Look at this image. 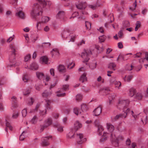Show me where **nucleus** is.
Instances as JSON below:
<instances>
[{
  "label": "nucleus",
  "instance_id": "27",
  "mask_svg": "<svg viewBox=\"0 0 148 148\" xmlns=\"http://www.w3.org/2000/svg\"><path fill=\"white\" fill-rule=\"evenodd\" d=\"M129 95L131 97H132L133 96H134L135 94L136 90L134 88H131L129 89Z\"/></svg>",
  "mask_w": 148,
  "mask_h": 148
},
{
  "label": "nucleus",
  "instance_id": "33",
  "mask_svg": "<svg viewBox=\"0 0 148 148\" xmlns=\"http://www.w3.org/2000/svg\"><path fill=\"white\" fill-rule=\"evenodd\" d=\"M96 66V62L95 61H93L92 62L90 63L89 67L92 70L95 69Z\"/></svg>",
  "mask_w": 148,
  "mask_h": 148
},
{
  "label": "nucleus",
  "instance_id": "60",
  "mask_svg": "<svg viewBox=\"0 0 148 148\" xmlns=\"http://www.w3.org/2000/svg\"><path fill=\"white\" fill-rule=\"evenodd\" d=\"M14 38V35H13L12 36L10 37L7 40V42H9L12 41Z\"/></svg>",
  "mask_w": 148,
  "mask_h": 148
},
{
  "label": "nucleus",
  "instance_id": "42",
  "mask_svg": "<svg viewBox=\"0 0 148 148\" xmlns=\"http://www.w3.org/2000/svg\"><path fill=\"white\" fill-rule=\"evenodd\" d=\"M141 120L143 123L146 124L148 122V119L147 118V115H145L144 116H143L141 118Z\"/></svg>",
  "mask_w": 148,
  "mask_h": 148
},
{
  "label": "nucleus",
  "instance_id": "40",
  "mask_svg": "<svg viewBox=\"0 0 148 148\" xmlns=\"http://www.w3.org/2000/svg\"><path fill=\"white\" fill-rule=\"evenodd\" d=\"M38 120V117L36 116H34L31 120V122L33 124H35Z\"/></svg>",
  "mask_w": 148,
  "mask_h": 148
},
{
  "label": "nucleus",
  "instance_id": "63",
  "mask_svg": "<svg viewBox=\"0 0 148 148\" xmlns=\"http://www.w3.org/2000/svg\"><path fill=\"white\" fill-rule=\"evenodd\" d=\"M28 104L29 105H31L32 104L34 101L32 98H30L28 99Z\"/></svg>",
  "mask_w": 148,
  "mask_h": 148
},
{
  "label": "nucleus",
  "instance_id": "44",
  "mask_svg": "<svg viewBox=\"0 0 148 148\" xmlns=\"http://www.w3.org/2000/svg\"><path fill=\"white\" fill-rule=\"evenodd\" d=\"M74 113L76 115H78L79 114L81 113V112L77 108H75L73 109Z\"/></svg>",
  "mask_w": 148,
  "mask_h": 148
},
{
  "label": "nucleus",
  "instance_id": "51",
  "mask_svg": "<svg viewBox=\"0 0 148 148\" xmlns=\"http://www.w3.org/2000/svg\"><path fill=\"white\" fill-rule=\"evenodd\" d=\"M31 58V56L29 54L26 55L24 57V60L25 62L29 61Z\"/></svg>",
  "mask_w": 148,
  "mask_h": 148
},
{
  "label": "nucleus",
  "instance_id": "10",
  "mask_svg": "<svg viewBox=\"0 0 148 148\" xmlns=\"http://www.w3.org/2000/svg\"><path fill=\"white\" fill-rule=\"evenodd\" d=\"M52 138L51 136H47L43 137L42 139V143L41 145L42 146H45L48 145L49 144L47 140Z\"/></svg>",
  "mask_w": 148,
  "mask_h": 148
},
{
  "label": "nucleus",
  "instance_id": "36",
  "mask_svg": "<svg viewBox=\"0 0 148 148\" xmlns=\"http://www.w3.org/2000/svg\"><path fill=\"white\" fill-rule=\"evenodd\" d=\"M99 6L97 3L93 5H88V7L91 9L94 10L97 8Z\"/></svg>",
  "mask_w": 148,
  "mask_h": 148
},
{
  "label": "nucleus",
  "instance_id": "18",
  "mask_svg": "<svg viewBox=\"0 0 148 148\" xmlns=\"http://www.w3.org/2000/svg\"><path fill=\"white\" fill-rule=\"evenodd\" d=\"M106 127L108 130L110 132H112L114 130V126L110 123H106Z\"/></svg>",
  "mask_w": 148,
  "mask_h": 148
},
{
  "label": "nucleus",
  "instance_id": "56",
  "mask_svg": "<svg viewBox=\"0 0 148 148\" xmlns=\"http://www.w3.org/2000/svg\"><path fill=\"white\" fill-rule=\"evenodd\" d=\"M142 53L140 52L137 53L136 54H134V57L135 58H137L141 57Z\"/></svg>",
  "mask_w": 148,
  "mask_h": 148
},
{
  "label": "nucleus",
  "instance_id": "15",
  "mask_svg": "<svg viewBox=\"0 0 148 148\" xmlns=\"http://www.w3.org/2000/svg\"><path fill=\"white\" fill-rule=\"evenodd\" d=\"M134 97L135 98L137 99H141L143 97L142 92L140 91L137 92L134 95Z\"/></svg>",
  "mask_w": 148,
  "mask_h": 148
},
{
  "label": "nucleus",
  "instance_id": "29",
  "mask_svg": "<svg viewBox=\"0 0 148 148\" xmlns=\"http://www.w3.org/2000/svg\"><path fill=\"white\" fill-rule=\"evenodd\" d=\"M69 33L66 31L63 32L62 34V38L66 39L69 38Z\"/></svg>",
  "mask_w": 148,
  "mask_h": 148
},
{
  "label": "nucleus",
  "instance_id": "7",
  "mask_svg": "<svg viewBox=\"0 0 148 148\" xmlns=\"http://www.w3.org/2000/svg\"><path fill=\"white\" fill-rule=\"evenodd\" d=\"M17 12L16 14V16L19 18L24 19L25 18L24 13L22 12V9L21 7H19L16 9Z\"/></svg>",
  "mask_w": 148,
  "mask_h": 148
},
{
  "label": "nucleus",
  "instance_id": "21",
  "mask_svg": "<svg viewBox=\"0 0 148 148\" xmlns=\"http://www.w3.org/2000/svg\"><path fill=\"white\" fill-rule=\"evenodd\" d=\"M94 115L97 116L100 115L101 112V107H99L96 108L94 111Z\"/></svg>",
  "mask_w": 148,
  "mask_h": 148
},
{
  "label": "nucleus",
  "instance_id": "5",
  "mask_svg": "<svg viewBox=\"0 0 148 148\" xmlns=\"http://www.w3.org/2000/svg\"><path fill=\"white\" fill-rule=\"evenodd\" d=\"M69 85L65 84L63 85L62 88L60 89L57 92L56 95L58 97H63L65 95V93L64 92V90H67L69 89Z\"/></svg>",
  "mask_w": 148,
  "mask_h": 148
},
{
  "label": "nucleus",
  "instance_id": "19",
  "mask_svg": "<svg viewBox=\"0 0 148 148\" xmlns=\"http://www.w3.org/2000/svg\"><path fill=\"white\" fill-rule=\"evenodd\" d=\"M108 136V133L106 132H104L103 135L101 137L100 141L101 142H103L106 141L107 139Z\"/></svg>",
  "mask_w": 148,
  "mask_h": 148
},
{
  "label": "nucleus",
  "instance_id": "32",
  "mask_svg": "<svg viewBox=\"0 0 148 148\" xmlns=\"http://www.w3.org/2000/svg\"><path fill=\"white\" fill-rule=\"evenodd\" d=\"M116 65L114 63L112 62L110 63L108 65V67L110 69H112L113 70H115V68L116 67Z\"/></svg>",
  "mask_w": 148,
  "mask_h": 148
},
{
  "label": "nucleus",
  "instance_id": "8",
  "mask_svg": "<svg viewBox=\"0 0 148 148\" xmlns=\"http://www.w3.org/2000/svg\"><path fill=\"white\" fill-rule=\"evenodd\" d=\"M46 104L45 105L46 108L44 110H40V114L42 116L46 114H47L46 109H50V105L51 103V101L50 100L45 99Z\"/></svg>",
  "mask_w": 148,
  "mask_h": 148
},
{
  "label": "nucleus",
  "instance_id": "50",
  "mask_svg": "<svg viewBox=\"0 0 148 148\" xmlns=\"http://www.w3.org/2000/svg\"><path fill=\"white\" fill-rule=\"evenodd\" d=\"M50 79V77L48 75H46L45 76H44V78L43 79L44 82L46 81L47 82L49 81Z\"/></svg>",
  "mask_w": 148,
  "mask_h": 148
},
{
  "label": "nucleus",
  "instance_id": "9",
  "mask_svg": "<svg viewBox=\"0 0 148 148\" xmlns=\"http://www.w3.org/2000/svg\"><path fill=\"white\" fill-rule=\"evenodd\" d=\"M10 48L12 51V55L10 56L9 59L10 62L14 63L15 62V49L12 46H10Z\"/></svg>",
  "mask_w": 148,
  "mask_h": 148
},
{
  "label": "nucleus",
  "instance_id": "52",
  "mask_svg": "<svg viewBox=\"0 0 148 148\" xmlns=\"http://www.w3.org/2000/svg\"><path fill=\"white\" fill-rule=\"evenodd\" d=\"M122 114H120L119 115H117L114 117H112V119L113 121H115L119 117H123L122 116Z\"/></svg>",
  "mask_w": 148,
  "mask_h": 148
},
{
  "label": "nucleus",
  "instance_id": "55",
  "mask_svg": "<svg viewBox=\"0 0 148 148\" xmlns=\"http://www.w3.org/2000/svg\"><path fill=\"white\" fill-rule=\"evenodd\" d=\"M133 66L130 64H127L126 65V70L128 71H131L133 69Z\"/></svg>",
  "mask_w": 148,
  "mask_h": 148
},
{
  "label": "nucleus",
  "instance_id": "30",
  "mask_svg": "<svg viewBox=\"0 0 148 148\" xmlns=\"http://www.w3.org/2000/svg\"><path fill=\"white\" fill-rule=\"evenodd\" d=\"M58 70L61 73H63L65 71V69L64 66L60 65L58 67Z\"/></svg>",
  "mask_w": 148,
  "mask_h": 148
},
{
  "label": "nucleus",
  "instance_id": "53",
  "mask_svg": "<svg viewBox=\"0 0 148 148\" xmlns=\"http://www.w3.org/2000/svg\"><path fill=\"white\" fill-rule=\"evenodd\" d=\"M116 81L115 78L114 77H112L109 81L110 84L111 85L114 84L115 82Z\"/></svg>",
  "mask_w": 148,
  "mask_h": 148
},
{
  "label": "nucleus",
  "instance_id": "14",
  "mask_svg": "<svg viewBox=\"0 0 148 148\" xmlns=\"http://www.w3.org/2000/svg\"><path fill=\"white\" fill-rule=\"evenodd\" d=\"M37 22L36 23V27L38 30H40L42 29L43 26V23H42L41 20H39L36 21Z\"/></svg>",
  "mask_w": 148,
  "mask_h": 148
},
{
  "label": "nucleus",
  "instance_id": "35",
  "mask_svg": "<svg viewBox=\"0 0 148 148\" xmlns=\"http://www.w3.org/2000/svg\"><path fill=\"white\" fill-rule=\"evenodd\" d=\"M115 86V88H117L118 89H119L121 86V84L119 81H116L114 84Z\"/></svg>",
  "mask_w": 148,
  "mask_h": 148
},
{
  "label": "nucleus",
  "instance_id": "59",
  "mask_svg": "<svg viewBox=\"0 0 148 148\" xmlns=\"http://www.w3.org/2000/svg\"><path fill=\"white\" fill-rule=\"evenodd\" d=\"M6 125L7 127L9 128V129L10 130H12V127L11 125L8 122L6 121Z\"/></svg>",
  "mask_w": 148,
  "mask_h": 148
},
{
  "label": "nucleus",
  "instance_id": "25",
  "mask_svg": "<svg viewBox=\"0 0 148 148\" xmlns=\"http://www.w3.org/2000/svg\"><path fill=\"white\" fill-rule=\"evenodd\" d=\"M50 18L48 16H42L41 22L43 23H46L48 22L50 20Z\"/></svg>",
  "mask_w": 148,
  "mask_h": 148
},
{
  "label": "nucleus",
  "instance_id": "13",
  "mask_svg": "<svg viewBox=\"0 0 148 148\" xmlns=\"http://www.w3.org/2000/svg\"><path fill=\"white\" fill-rule=\"evenodd\" d=\"M82 127V124L78 121H77L74 125V130L75 131H77Z\"/></svg>",
  "mask_w": 148,
  "mask_h": 148
},
{
  "label": "nucleus",
  "instance_id": "64",
  "mask_svg": "<svg viewBox=\"0 0 148 148\" xmlns=\"http://www.w3.org/2000/svg\"><path fill=\"white\" fill-rule=\"evenodd\" d=\"M95 123L96 126L97 127L99 125H101L99 120L98 119L96 120L95 121Z\"/></svg>",
  "mask_w": 148,
  "mask_h": 148
},
{
  "label": "nucleus",
  "instance_id": "6",
  "mask_svg": "<svg viewBox=\"0 0 148 148\" xmlns=\"http://www.w3.org/2000/svg\"><path fill=\"white\" fill-rule=\"evenodd\" d=\"M77 143L79 144H82L86 140V138L84 137L82 134H77Z\"/></svg>",
  "mask_w": 148,
  "mask_h": 148
},
{
  "label": "nucleus",
  "instance_id": "3",
  "mask_svg": "<svg viewBox=\"0 0 148 148\" xmlns=\"http://www.w3.org/2000/svg\"><path fill=\"white\" fill-rule=\"evenodd\" d=\"M123 137L122 135L120 134L119 132L115 133L113 135L111 134L110 136V140L112 144L115 147L119 145L118 141L123 140Z\"/></svg>",
  "mask_w": 148,
  "mask_h": 148
},
{
  "label": "nucleus",
  "instance_id": "39",
  "mask_svg": "<svg viewBox=\"0 0 148 148\" xmlns=\"http://www.w3.org/2000/svg\"><path fill=\"white\" fill-rule=\"evenodd\" d=\"M27 133V132L26 131H24L23 132L20 137L19 139L20 140H23L24 139L25 136H26V134Z\"/></svg>",
  "mask_w": 148,
  "mask_h": 148
},
{
  "label": "nucleus",
  "instance_id": "57",
  "mask_svg": "<svg viewBox=\"0 0 148 148\" xmlns=\"http://www.w3.org/2000/svg\"><path fill=\"white\" fill-rule=\"evenodd\" d=\"M22 114L23 117L26 116L27 114V110L26 109L23 110L22 111Z\"/></svg>",
  "mask_w": 148,
  "mask_h": 148
},
{
  "label": "nucleus",
  "instance_id": "61",
  "mask_svg": "<svg viewBox=\"0 0 148 148\" xmlns=\"http://www.w3.org/2000/svg\"><path fill=\"white\" fill-rule=\"evenodd\" d=\"M18 116V114L17 112H16L14 113L12 116V117L13 119H16L17 118Z\"/></svg>",
  "mask_w": 148,
  "mask_h": 148
},
{
  "label": "nucleus",
  "instance_id": "58",
  "mask_svg": "<svg viewBox=\"0 0 148 148\" xmlns=\"http://www.w3.org/2000/svg\"><path fill=\"white\" fill-rule=\"evenodd\" d=\"M40 106V104L39 103L37 104L36 107V108H35V109L31 110V111H30L29 112L30 113H32V112H34L35 110L37 111L38 108Z\"/></svg>",
  "mask_w": 148,
  "mask_h": 148
},
{
  "label": "nucleus",
  "instance_id": "23",
  "mask_svg": "<svg viewBox=\"0 0 148 148\" xmlns=\"http://www.w3.org/2000/svg\"><path fill=\"white\" fill-rule=\"evenodd\" d=\"M51 93H52L50 91L45 90L42 93V96L44 98H46L50 96Z\"/></svg>",
  "mask_w": 148,
  "mask_h": 148
},
{
  "label": "nucleus",
  "instance_id": "43",
  "mask_svg": "<svg viewBox=\"0 0 148 148\" xmlns=\"http://www.w3.org/2000/svg\"><path fill=\"white\" fill-rule=\"evenodd\" d=\"M115 97L114 95H111V96H110L109 97V105H110L112 104L113 102V99H114Z\"/></svg>",
  "mask_w": 148,
  "mask_h": 148
},
{
  "label": "nucleus",
  "instance_id": "34",
  "mask_svg": "<svg viewBox=\"0 0 148 148\" xmlns=\"http://www.w3.org/2000/svg\"><path fill=\"white\" fill-rule=\"evenodd\" d=\"M77 36L76 35L72 34L70 35L69 36V38H70V40L69 41V42H74L75 38Z\"/></svg>",
  "mask_w": 148,
  "mask_h": 148
},
{
  "label": "nucleus",
  "instance_id": "49",
  "mask_svg": "<svg viewBox=\"0 0 148 148\" xmlns=\"http://www.w3.org/2000/svg\"><path fill=\"white\" fill-rule=\"evenodd\" d=\"M82 98V96L81 94H78L76 96V99L77 101L81 100Z\"/></svg>",
  "mask_w": 148,
  "mask_h": 148
},
{
  "label": "nucleus",
  "instance_id": "17",
  "mask_svg": "<svg viewBox=\"0 0 148 148\" xmlns=\"http://www.w3.org/2000/svg\"><path fill=\"white\" fill-rule=\"evenodd\" d=\"M86 72H84V73L81 75L79 78V81L82 83H83L86 81L87 80V79L86 77Z\"/></svg>",
  "mask_w": 148,
  "mask_h": 148
},
{
  "label": "nucleus",
  "instance_id": "12",
  "mask_svg": "<svg viewBox=\"0 0 148 148\" xmlns=\"http://www.w3.org/2000/svg\"><path fill=\"white\" fill-rule=\"evenodd\" d=\"M25 68L32 70H36L38 69V66L36 63L33 62L30 65L29 67L27 66L25 67Z\"/></svg>",
  "mask_w": 148,
  "mask_h": 148
},
{
  "label": "nucleus",
  "instance_id": "24",
  "mask_svg": "<svg viewBox=\"0 0 148 148\" xmlns=\"http://www.w3.org/2000/svg\"><path fill=\"white\" fill-rule=\"evenodd\" d=\"M30 77L27 74L24 73L23 75L22 79L24 82H27L30 79Z\"/></svg>",
  "mask_w": 148,
  "mask_h": 148
},
{
  "label": "nucleus",
  "instance_id": "28",
  "mask_svg": "<svg viewBox=\"0 0 148 148\" xmlns=\"http://www.w3.org/2000/svg\"><path fill=\"white\" fill-rule=\"evenodd\" d=\"M98 129L97 132L99 133V135H101L104 129L103 126L101 125H99V126L97 127Z\"/></svg>",
  "mask_w": 148,
  "mask_h": 148
},
{
  "label": "nucleus",
  "instance_id": "47",
  "mask_svg": "<svg viewBox=\"0 0 148 148\" xmlns=\"http://www.w3.org/2000/svg\"><path fill=\"white\" fill-rule=\"evenodd\" d=\"M23 92L24 95H26L30 93V91L28 89H25L23 90Z\"/></svg>",
  "mask_w": 148,
  "mask_h": 148
},
{
  "label": "nucleus",
  "instance_id": "22",
  "mask_svg": "<svg viewBox=\"0 0 148 148\" xmlns=\"http://www.w3.org/2000/svg\"><path fill=\"white\" fill-rule=\"evenodd\" d=\"M40 61L42 64H47L48 59L46 56H43L40 57Z\"/></svg>",
  "mask_w": 148,
  "mask_h": 148
},
{
  "label": "nucleus",
  "instance_id": "26",
  "mask_svg": "<svg viewBox=\"0 0 148 148\" xmlns=\"http://www.w3.org/2000/svg\"><path fill=\"white\" fill-rule=\"evenodd\" d=\"M36 75L38 78L39 79H42L43 80L45 76L43 73L37 72L36 73Z\"/></svg>",
  "mask_w": 148,
  "mask_h": 148
},
{
  "label": "nucleus",
  "instance_id": "16",
  "mask_svg": "<svg viewBox=\"0 0 148 148\" xmlns=\"http://www.w3.org/2000/svg\"><path fill=\"white\" fill-rule=\"evenodd\" d=\"M77 8L80 10H84L86 7V4L85 2L81 3L78 5H76Z\"/></svg>",
  "mask_w": 148,
  "mask_h": 148
},
{
  "label": "nucleus",
  "instance_id": "38",
  "mask_svg": "<svg viewBox=\"0 0 148 148\" xmlns=\"http://www.w3.org/2000/svg\"><path fill=\"white\" fill-rule=\"evenodd\" d=\"M51 53L52 56L54 55H58L59 52L57 49H53L52 51H51Z\"/></svg>",
  "mask_w": 148,
  "mask_h": 148
},
{
  "label": "nucleus",
  "instance_id": "20",
  "mask_svg": "<svg viewBox=\"0 0 148 148\" xmlns=\"http://www.w3.org/2000/svg\"><path fill=\"white\" fill-rule=\"evenodd\" d=\"M64 11H60L58 12L56 16L57 18H61L62 20L64 21L65 20L64 17Z\"/></svg>",
  "mask_w": 148,
  "mask_h": 148
},
{
  "label": "nucleus",
  "instance_id": "45",
  "mask_svg": "<svg viewBox=\"0 0 148 148\" xmlns=\"http://www.w3.org/2000/svg\"><path fill=\"white\" fill-rule=\"evenodd\" d=\"M141 23L140 21H138L136 22V27L135 28V31H137L139 27L140 26Z\"/></svg>",
  "mask_w": 148,
  "mask_h": 148
},
{
  "label": "nucleus",
  "instance_id": "62",
  "mask_svg": "<svg viewBox=\"0 0 148 148\" xmlns=\"http://www.w3.org/2000/svg\"><path fill=\"white\" fill-rule=\"evenodd\" d=\"M78 15V12H74L72 16L70 18V19H71L72 18H74L75 17L77 16Z\"/></svg>",
  "mask_w": 148,
  "mask_h": 148
},
{
  "label": "nucleus",
  "instance_id": "46",
  "mask_svg": "<svg viewBox=\"0 0 148 148\" xmlns=\"http://www.w3.org/2000/svg\"><path fill=\"white\" fill-rule=\"evenodd\" d=\"M99 41L101 42H103L106 39V37L105 36L102 35L99 37Z\"/></svg>",
  "mask_w": 148,
  "mask_h": 148
},
{
  "label": "nucleus",
  "instance_id": "11",
  "mask_svg": "<svg viewBox=\"0 0 148 148\" xmlns=\"http://www.w3.org/2000/svg\"><path fill=\"white\" fill-rule=\"evenodd\" d=\"M45 125L42 126H41V130L42 131L44 128L50 125L52 123V120L50 118H49L46 120L45 122Z\"/></svg>",
  "mask_w": 148,
  "mask_h": 148
},
{
  "label": "nucleus",
  "instance_id": "1",
  "mask_svg": "<svg viewBox=\"0 0 148 148\" xmlns=\"http://www.w3.org/2000/svg\"><path fill=\"white\" fill-rule=\"evenodd\" d=\"M39 4L35 3L33 6L32 9L30 12V16L35 21L39 19V17L40 13L42 12L40 10V8H45V6L49 7L51 5L50 1H45V0H38Z\"/></svg>",
  "mask_w": 148,
  "mask_h": 148
},
{
  "label": "nucleus",
  "instance_id": "41",
  "mask_svg": "<svg viewBox=\"0 0 148 148\" xmlns=\"http://www.w3.org/2000/svg\"><path fill=\"white\" fill-rule=\"evenodd\" d=\"M16 98L14 96H13L12 98V106L14 107H15L16 105Z\"/></svg>",
  "mask_w": 148,
  "mask_h": 148
},
{
  "label": "nucleus",
  "instance_id": "48",
  "mask_svg": "<svg viewBox=\"0 0 148 148\" xmlns=\"http://www.w3.org/2000/svg\"><path fill=\"white\" fill-rule=\"evenodd\" d=\"M81 108L83 112L86 111L88 109L86 105L85 104H83L81 105Z\"/></svg>",
  "mask_w": 148,
  "mask_h": 148
},
{
  "label": "nucleus",
  "instance_id": "37",
  "mask_svg": "<svg viewBox=\"0 0 148 148\" xmlns=\"http://www.w3.org/2000/svg\"><path fill=\"white\" fill-rule=\"evenodd\" d=\"M132 75H129L125 76L123 78V79L125 82H129L132 79Z\"/></svg>",
  "mask_w": 148,
  "mask_h": 148
},
{
  "label": "nucleus",
  "instance_id": "2",
  "mask_svg": "<svg viewBox=\"0 0 148 148\" xmlns=\"http://www.w3.org/2000/svg\"><path fill=\"white\" fill-rule=\"evenodd\" d=\"M130 102V101L128 99H120L119 100L117 107L119 108H120L121 107H123V111L125 114H122V116L123 118H125L127 114L130 111V109L127 107L129 105Z\"/></svg>",
  "mask_w": 148,
  "mask_h": 148
},
{
  "label": "nucleus",
  "instance_id": "54",
  "mask_svg": "<svg viewBox=\"0 0 148 148\" xmlns=\"http://www.w3.org/2000/svg\"><path fill=\"white\" fill-rule=\"evenodd\" d=\"M85 26L87 29H89L91 27V24L88 22L86 21L85 22Z\"/></svg>",
  "mask_w": 148,
  "mask_h": 148
},
{
  "label": "nucleus",
  "instance_id": "31",
  "mask_svg": "<svg viewBox=\"0 0 148 148\" xmlns=\"http://www.w3.org/2000/svg\"><path fill=\"white\" fill-rule=\"evenodd\" d=\"M74 132L73 131L71 130L67 134V137L69 138H74Z\"/></svg>",
  "mask_w": 148,
  "mask_h": 148
},
{
  "label": "nucleus",
  "instance_id": "4",
  "mask_svg": "<svg viewBox=\"0 0 148 148\" xmlns=\"http://www.w3.org/2000/svg\"><path fill=\"white\" fill-rule=\"evenodd\" d=\"M91 54V52L90 50L84 49L81 53V57L84 60V61L87 62L89 59V56Z\"/></svg>",
  "mask_w": 148,
  "mask_h": 148
}]
</instances>
